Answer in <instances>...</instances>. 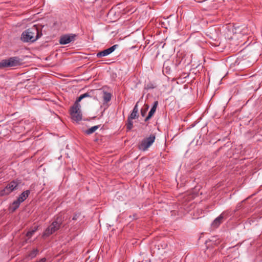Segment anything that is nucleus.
<instances>
[{"label":"nucleus","mask_w":262,"mask_h":262,"mask_svg":"<svg viewBox=\"0 0 262 262\" xmlns=\"http://www.w3.org/2000/svg\"><path fill=\"white\" fill-rule=\"evenodd\" d=\"M86 97H92L91 92H87L81 95L76 100L73 106L71 108V115L73 120L78 122L82 119V114L80 111V105L79 102L80 101Z\"/></svg>","instance_id":"f257e3e1"},{"label":"nucleus","mask_w":262,"mask_h":262,"mask_svg":"<svg viewBox=\"0 0 262 262\" xmlns=\"http://www.w3.org/2000/svg\"><path fill=\"white\" fill-rule=\"evenodd\" d=\"M41 35L42 33L39 32L38 27L34 25L22 33L21 39L24 42H34Z\"/></svg>","instance_id":"f03ea898"},{"label":"nucleus","mask_w":262,"mask_h":262,"mask_svg":"<svg viewBox=\"0 0 262 262\" xmlns=\"http://www.w3.org/2000/svg\"><path fill=\"white\" fill-rule=\"evenodd\" d=\"M61 224L62 219L60 217H57L55 221L53 222L45 230L43 233L42 236L48 237L52 234L59 229Z\"/></svg>","instance_id":"7ed1b4c3"},{"label":"nucleus","mask_w":262,"mask_h":262,"mask_svg":"<svg viewBox=\"0 0 262 262\" xmlns=\"http://www.w3.org/2000/svg\"><path fill=\"white\" fill-rule=\"evenodd\" d=\"M156 139V136L152 134L149 137L144 138L138 144V148L141 151H146L154 143Z\"/></svg>","instance_id":"20e7f679"},{"label":"nucleus","mask_w":262,"mask_h":262,"mask_svg":"<svg viewBox=\"0 0 262 262\" xmlns=\"http://www.w3.org/2000/svg\"><path fill=\"white\" fill-rule=\"evenodd\" d=\"M19 183L16 180H13L9 183L5 187L0 191V196L10 194L12 192L17 189Z\"/></svg>","instance_id":"39448f33"},{"label":"nucleus","mask_w":262,"mask_h":262,"mask_svg":"<svg viewBox=\"0 0 262 262\" xmlns=\"http://www.w3.org/2000/svg\"><path fill=\"white\" fill-rule=\"evenodd\" d=\"M76 35L75 34H66L60 37L59 39V43L60 45H66L73 41L75 39Z\"/></svg>","instance_id":"423d86ee"},{"label":"nucleus","mask_w":262,"mask_h":262,"mask_svg":"<svg viewBox=\"0 0 262 262\" xmlns=\"http://www.w3.org/2000/svg\"><path fill=\"white\" fill-rule=\"evenodd\" d=\"M117 46H118L117 45H115L107 49L104 50L101 52H98L97 54V57L98 58H100L102 57L106 56L110 54L113 51H114V50L116 49Z\"/></svg>","instance_id":"0eeeda50"},{"label":"nucleus","mask_w":262,"mask_h":262,"mask_svg":"<svg viewBox=\"0 0 262 262\" xmlns=\"http://www.w3.org/2000/svg\"><path fill=\"white\" fill-rule=\"evenodd\" d=\"M11 67L20 66L23 64L22 60L18 57H12L9 58Z\"/></svg>","instance_id":"6e6552de"},{"label":"nucleus","mask_w":262,"mask_h":262,"mask_svg":"<svg viewBox=\"0 0 262 262\" xmlns=\"http://www.w3.org/2000/svg\"><path fill=\"white\" fill-rule=\"evenodd\" d=\"M224 220L223 213H222L217 217H216L212 222V226L213 228L218 227L223 222Z\"/></svg>","instance_id":"1a4fd4ad"},{"label":"nucleus","mask_w":262,"mask_h":262,"mask_svg":"<svg viewBox=\"0 0 262 262\" xmlns=\"http://www.w3.org/2000/svg\"><path fill=\"white\" fill-rule=\"evenodd\" d=\"M158 102L157 101H156L154 102V105L152 106L150 111H149L148 116L146 117V118L145 119V121H147V120H148L155 114L156 108H157V105H158Z\"/></svg>","instance_id":"9d476101"},{"label":"nucleus","mask_w":262,"mask_h":262,"mask_svg":"<svg viewBox=\"0 0 262 262\" xmlns=\"http://www.w3.org/2000/svg\"><path fill=\"white\" fill-rule=\"evenodd\" d=\"M30 193V190H27L22 192L18 196V202H23L29 196Z\"/></svg>","instance_id":"9b49d317"},{"label":"nucleus","mask_w":262,"mask_h":262,"mask_svg":"<svg viewBox=\"0 0 262 262\" xmlns=\"http://www.w3.org/2000/svg\"><path fill=\"white\" fill-rule=\"evenodd\" d=\"M12 68L9 58L3 59L0 62V68Z\"/></svg>","instance_id":"f8f14e48"},{"label":"nucleus","mask_w":262,"mask_h":262,"mask_svg":"<svg viewBox=\"0 0 262 262\" xmlns=\"http://www.w3.org/2000/svg\"><path fill=\"white\" fill-rule=\"evenodd\" d=\"M138 109L137 107V105H136L135 106L132 113L130 114L129 116L128 117V118L129 119H131V120H133V119H135L136 117H138Z\"/></svg>","instance_id":"ddd939ff"},{"label":"nucleus","mask_w":262,"mask_h":262,"mask_svg":"<svg viewBox=\"0 0 262 262\" xmlns=\"http://www.w3.org/2000/svg\"><path fill=\"white\" fill-rule=\"evenodd\" d=\"M99 127V126L98 125H96V126H94L91 128H90L89 129L86 130L85 131V133L87 135H90L93 133H94Z\"/></svg>","instance_id":"4468645a"},{"label":"nucleus","mask_w":262,"mask_h":262,"mask_svg":"<svg viewBox=\"0 0 262 262\" xmlns=\"http://www.w3.org/2000/svg\"><path fill=\"white\" fill-rule=\"evenodd\" d=\"M38 252V250L37 249H34L28 254V256L31 258H33L37 255Z\"/></svg>","instance_id":"2eb2a0df"},{"label":"nucleus","mask_w":262,"mask_h":262,"mask_svg":"<svg viewBox=\"0 0 262 262\" xmlns=\"http://www.w3.org/2000/svg\"><path fill=\"white\" fill-rule=\"evenodd\" d=\"M133 127V120L127 119V123L126 124V128L128 130H130Z\"/></svg>","instance_id":"dca6fc26"},{"label":"nucleus","mask_w":262,"mask_h":262,"mask_svg":"<svg viewBox=\"0 0 262 262\" xmlns=\"http://www.w3.org/2000/svg\"><path fill=\"white\" fill-rule=\"evenodd\" d=\"M111 99V95L110 93H105L103 96V99L105 102L110 101Z\"/></svg>","instance_id":"f3484780"},{"label":"nucleus","mask_w":262,"mask_h":262,"mask_svg":"<svg viewBox=\"0 0 262 262\" xmlns=\"http://www.w3.org/2000/svg\"><path fill=\"white\" fill-rule=\"evenodd\" d=\"M37 228H38L37 227H35L34 229L32 230L31 231H28L26 234V236L29 238H30L33 235V234L35 233V232L36 231V230H37Z\"/></svg>","instance_id":"a211bd4d"},{"label":"nucleus","mask_w":262,"mask_h":262,"mask_svg":"<svg viewBox=\"0 0 262 262\" xmlns=\"http://www.w3.org/2000/svg\"><path fill=\"white\" fill-rule=\"evenodd\" d=\"M21 203V202H18V199L17 200L14 201L13 203V206L14 207V210H15L16 209L18 208V207L19 206V205H20Z\"/></svg>","instance_id":"6ab92c4d"},{"label":"nucleus","mask_w":262,"mask_h":262,"mask_svg":"<svg viewBox=\"0 0 262 262\" xmlns=\"http://www.w3.org/2000/svg\"><path fill=\"white\" fill-rule=\"evenodd\" d=\"M155 88H156V85L151 82L148 83V84H147L146 85V86H145V89L147 90L153 89Z\"/></svg>","instance_id":"aec40b11"},{"label":"nucleus","mask_w":262,"mask_h":262,"mask_svg":"<svg viewBox=\"0 0 262 262\" xmlns=\"http://www.w3.org/2000/svg\"><path fill=\"white\" fill-rule=\"evenodd\" d=\"M230 30H231V31L233 32H234V28H233V26H232V28L229 29Z\"/></svg>","instance_id":"412c9836"},{"label":"nucleus","mask_w":262,"mask_h":262,"mask_svg":"<svg viewBox=\"0 0 262 262\" xmlns=\"http://www.w3.org/2000/svg\"><path fill=\"white\" fill-rule=\"evenodd\" d=\"M141 115L142 116H144V113H143L142 111H141Z\"/></svg>","instance_id":"4be33fe9"},{"label":"nucleus","mask_w":262,"mask_h":262,"mask_svg":"<svg viewBox=\"0 0 262 262\" xmlns=\"http://www.w3.org/2000/svg\"><path fill=\"white\" fill-rule=\"evenodd\" d=\"M73 220H76V216H74V217H73Z\"/></svg>","instance_id":"5701e85b"}]
</instances>
